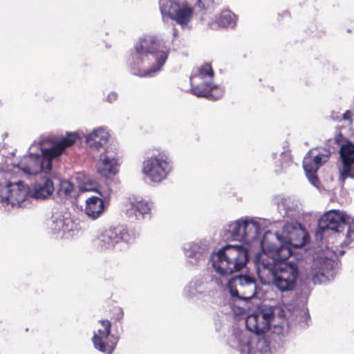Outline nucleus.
Wrapping results in <instances>:
<instances>
[{
    "mask_svg": "<svg viewBox=\"0 0 354 354\" xmlns=\"http://www.w3.org/2000/svg\"><path fill=\"white\" fill-rule=\"evenodd\" d=\"M213 250L214 243L211 239H197L183 246L189 266L201 268L208 261L214 271L221 276H228L240 271L249 260L248 249L242 245L227 244L216 252Z\"/></svg>",
    "mask_w": 354,
    "mask_h": 354,
    "instance_id": "1",
    "label": "nucleus"
},
{
    "mask_svg": "<svg viewBox=\"0 0 354 354\" xmlns=\"http://www.w3.org/2000/svg\"><path fill=\"white\" fill-rule=\"evenodd\" d=\"M263 244V250L257 253L254 264L261 282L273 285L281 292L292 290L299 274V265L295 261H285L290 256L289 250L283 247Z\"/></svg>",
    "mask_w": 354,
    "mask_h": 354,
    "instance_id": "2",
    "label": "nucleus"
},
{
    "mask_svg": "<svg viewBox=\"0 0 354 354\" xmlns=\"http://www.w3.org/2000/svg\"><path fill=\"white\" fill-rule=\"evenodd\" d=\"M79 138L77 132H67L66 136L57 138L41 137L30 146L28 154L12 165L24 177L47 175L53 171V160L59 159Z\"/></svg>",
    "mask_w": 354,
    "mask_h": 354,
    "instance_id": "3",
    "label": "nucleus"
},
{
    "mask_svg": "<svg viewBox=\"0 0 354 354\" xmlns=\"http://www.w3.org/2000/svg\"><path fill=\"white\" fill-rule=\"evenodd\" d=\"M169 51L170 45L156 36L140 38L129 60L132 74L142 77L154 76L165 65Z\"/></svg>",
    "mask_w": 354,
    "mask_h": 354,
    "instance_id": "4",
    "label": "nucleus"
},
{
    "mask_svg": "<svg viewBox=\"0 0 354 354\" xmlns=\"http://www.w3.org/2000/svg\"><path fill=\"white\" fill-rule=\"evenodd\" d=\"M337 151L339 153L342 165L354 163V144L349 140L340 145L337 139H330L325 147L312 150L306 155L303 167L311 185L319 187L317 172L328 160L330 156Z\"/></svg>",
    "mask_w": 354,
    "mask_h": 354,
    "instance_id": "5",
    "label": "nucleus"
},
{
    "mask_svg": "<svg viewBox=\"0 0 354 354\" xmlns=\"http://www.w3.org/2000/svg\"><path fill=\"white\" fill-rule=\"evenodd\" d=\"M328 230L338 234L345 231L340 247L348 249L354 248V218L346 212L331 209L322 215L318 221L317 237L319 234L322 236V234Z\"/></svg>",
    "mask_w": 354,
    "mask_h": 354,
    "instance_id": "6",
    "label": "nucleus"
},
{
    "mask_svg": "<svg viewBox=\"0 0 354 354\" xmlns=\"http://www.w3.org/2000/svg\"><path fill=\"white\" fill-rule=\"evenodd\" d=\"M308 239L305 229L297 220L287 221L283 227L282 234L273 233L270 230L266 231L259 243L263 250V244L266 242L268 245L276 247L287 248L291 253L290 246L295 248L304 246Z\"/></svg>",
    "mask_w": 354,
    "mask_h": 354,
    "instance_id": "7",
    "label": "nucleus"
},
{
    "mask_svg": "<svg viewBox=\"0 0 354 354\" xmlns=\"http://www.w3.org/2000/svg\"><path fill=\"white\" fill-rule=\"evenodd\" d=\"M214 75L209 64H205L193 71L190 78L192 93L199 97L212 100L221 98L224 93L223 88L212 82Z\"/></svg>",
    "mask_w": 354,
    "mask_h": 354,
    "instance_id": "8",
    "label": "nucleus"
},
{
    "mask_svg": "<svg viewBox=\"0 0 354 354\" xmlns=\"http://www.w3.org/2000/svg\"><path fill=\"white\" fill-rule=\"evenodd\" d=\"M174 169V162L168 152L153 150L142 162V172L151 182L160 183Z\"/></svg>",
    "mask_w": 354,
    "mask_h": 354,
    "instance_id": "9",
    "label": "nucleus"
},
{
    "mask_svg": "<svg viewBox=\"0 0 354 354\" xmlns=\"http://www.w3.org/2000/svg\"><path fill=\"white\" fill-rule=\"evenodd\" d=\"M261 233V224L254 218L245 216L227 223L221 235L224 239L250 243Z\"/></svg>",
    "mask_w": 354,
    "mask_h": 354,
    "instance_id": "10",
    "label": "nucleus"
},
{
    "mask_svg": "<svg viewBox=\"0 0 354 354\" xmlns=\"http://www.w3.org/2000/svg\"><path fill=\"white\" fill-rule=\"evenodd\" d=\"M30 200V187L21 180L0 185V203L6 211L26 207Z\"/></svg>",
    "mask_w": 354,
    "mask_h": 354,
    "instance_id": "11",
    "label": "nucleus"
},
{
    "mask_svg": "<svg viewBox=\"0 0 354 354\" xmlns=\"http://www.w3.org/2000/svg\"><path fill=\"white\" fill-rule=\"evenodd\" d=\"M339 261L336 255L322 252L314 258L311 270L308 274L313 283L322 284L333 280L339 270Z\"/></svg>",
    "mask_w": 354,
    "mask_h": 354,
    "instance_id": "12",
    "label": "nucleus"
},
{
    "mask_svg": "<svg viewBox=\"0 0 354 354\" xmlns=\"http://www.w3.org/2000/svg\"><path fill=\"white\" fill-rule=\"evenodd\" d=\"M228 344L232 348L239 350L241 354H272L271 345L266 337L250 340L245 333L239 329H234Z\"/></svg>",
    "mask_w": 354,
    "mask_h": 354,
    "instance_id": "13",
    "label": "nucleus"
},
{
    "mask_svg": "<svg viewBox=\"0 0 354 354\" xmlns=\"http://www.w3.org/2000/svg\"><path fill=\"white\" fill-rule=\"evenodd\" d=\"M135 239V235L130 233L124 226L111 227L102 232L98 236V246L104 249L115 248L122 250Z\"/></svg>",
    "mask_w": 354,
    "mask_h": 354,
    "instance_id": "14",
    "label": "nucleus"
},
{
    "mask_svg": "<svg viewBox=\"0 0 354 354\" xmlns=\"http://www.w3.org/2000/svg\"><path fill=\"white\" fill-rule=\"evenodd\" d=\"M257 281L249 274H238L230 281L229 292L235 301L247 302L257 293Z\"/></svg>",
    "mask_w": 354,
    "mask_h": 354,
    "instance_id": "15",
    "label": "nucleus"
},
{
    "mask_svg": "<svg viewBox=\"0 0 354 354\" xmlns=\"http://www.w3.org/2000/svg\"><path fill=\"white\" fill-rule=\"evenodd\" d=\"M159 7L164 19L176 22H189L194 16V8L187 0H159Z\"/></svg>",
    "mask_w": 354,
    "mask_h": 354,
    "instance_id": "16",
    "label": "nucleus"
},
{
    "mask_svg": "<svg viewBox=\"0 0 354 354\" xmlns=\"http://www.w3.org/2000/svg\"><path fill=\"white\" fill-rule=\"evenodd\" d=\"M274 308L266 305L258 307L245 319L247 329L257 335L267 332L274 318Z\"/></svg>",
    "mask_w": 354,
    "mask_h": 354,
    "instance_id": "17",
    "label": "nucleus"
},
{
    "mask_svg": "<svg viewBox=\"0 0 354 354\" xmlns=\"http://www.w3.org/2000/svg\"><path fill=\"white\" fill-rule=\"evenodd\" d=\"M100 327L93 333L92 343L97 351L111 354L118 342V337L111 333V323L107 319L99 321Z\"/></svg>",
    "mask_w": 354,
    "mask_h": 354,
    "instance_id": "18",
    "label": "nucleus"
},
{
    "mask_svg": "<svg viewBox=\"0 0 354 354\" xmlns=\"http://www.w3.org/2000/svg\"><path fill=\"white\" fill-rule=\"evenodd\" d=\"M152 203L144 199L129 198L124 203L123 212L131 221L142 222L151 217Z\"/></svg>",
    "mask_w": 354,
    "mask_h": 354,
    "instance_id": "19",
    "label": "nucleus"
},
{
    "mask_svg": "<svg viewBox=\"0 0 354 354\" xmlns=\"http://www.w3.org/2000/svg\"><path fill=\"white\" fill-rule=\"evenodd\" d=\"M48 225L54 234L61 236H71L76 229L75 223L67 213L53 212Z\"/></svg>",
    "mask_w": 354,
    "mask_h": 354,
    "instance_id": "20",
    "label": "nucleus"
},
{
    "mask_svg": "<svg viewBox=\"0 0 354 354\" xmlns=\"http://www.w3.org/2000/svg\"><path fill=\"white\" fill-rule=\"evenodd\" d=\"M52 177H54L53 171L47 175L41 176V179L35 182L32 189L30 188V199L45 200L53 194L55 187Z\"/></svg>",
    "mask_w": 354,
    "mask_h": 354,
    "instance_id": "21",
    "label": "nucleus"
},
{
    "mask_svg": "<svg viewBox=\"0 0 354 354\" xmlns=\"http://www.w3.org/2000/svg\"><path fill=\"white\" fill-rule=\"evenodd\" d=\"M81 138V133L77 131ZM82 134L84 138L85 143L91 149L99 150L100 149L104 148V147L108 143L109 140V133L106 127H98L95 128L90 133ZM78 139L76 140V142Z\"/></svg>",
    "mask_w": 354,
    "mask_h": 354,
    "instance_id": "22",
    "label": "nucleus"
},
{
    "mask_svg": "<svg viewBox=\"0 0 354 354\" xmlns=\"http://www.w3.org/2000/svg\"><path fill=\"white\" fill-rule=\"evenodd\" d=\"M274 203L277 206V211L283 218H290L297 220L301 213L296 201L290 197L278 196L274 198Z\"/></svg>",
    "mask_w": 354,
    "mask_h": 354,
    "instance_id": "23",
    "label": "nucleus"
},
{
    "mask_svg": "<svg viewBox=\"0 0 354 354\" xmlns=\"http://www.w3.org/2000/svg\"><path fill=\"white\" fill-rule=\"evenodd\" d=\"M270 345L274 349L284 346L288 340V326L285 322L274 324L271 333L266 338Z\"/></svg>",
    "mask_w": 354,
    "mask_h": 354,
    "instance_id": "24",
    "label": "nucleus"
},
{
    "mask_svg": "<svg viewBox=\"0 0 354 354\" xmlns=\"http://www.w3.org/2000/svg\"><path fill=\"white\" fill-rule=\"evenodd\" d=\"M118 160L114 157L102 155L97 165V171L103 176L115 175L118 171Z\"/></svg>",
    "mask_w": 354,
    "mask_h": 354,
    "instance_id": "25",
    "label": "nucleus"
},
{
    "mask_svg": "<svg viewBox=\"0 0 354 354\" xmlns=\"http://www.w3.org/2000/svg\"><path fill=\"white\" fill-rule=\"evenodd\" d=\"M104 210V203L98 196H91L86 200L85 214L91 219L98 218Z\"/></svg>",
    "mask_w": 354,
    "mask_h": 354,
    "instance_id": "26",
    "label": "nucleus"
},
{
    "mask_svg": "<svg viewBox=\"0 0 354 354\" xmlns=\"http://www.w3.org/2000/svg\"><path fill=\"white\" fill-rule=\"evenodd\" d=\"M75 194V187L71 181L68 180H60L56 191L57 200L59 203L64 202Z\"/></svg>",
    "mask_w": 354,
    "mask_h": 354,
    "instance_id": "27",
    "label": "nucleus"
},
{
    "mask_svg": "<svg viewBox=\"0 0 354 354\" xmlns=\"http://www.w3.org/2000/svg\"><path fill=\"white\" fill-rule=\"evenodd\" d=\"M192 280L198 288V292L201 295H205L211 290L212 281L210 276H198Z\"/></svg>",
    "mask_w": 354,
    "mask_h": 354,
    "instance_id": "28",
    "label": "nucleus"
},
{
    "mask_svg": "<svg viewBox=\"0 0 354 354\" xmlns=\"http://www.w3.org/2000/svg\"><path fill=\"white\" fill-rule=\"evenodd\" d=\"M339 180L344 184L347 178L354 179V163L346 164L342 165L339 168Z\"/></svg>",
    "mask_w": 354,
    "mask_h": 354,
    "instance_id": "29",
    "label": "nucleus"
},
{
    "mask_svg": "<svg viewBox=\"0 0 354 354\" xmlns=\"http://www.w3.org/2000/svg\"><path fill=\"white\" fill-rule=\"evenodd\" d=\"M192 280L183 289V295L188 299H194L201 295L198 292V288Z\"/></svg>",
    "mask_w": 354,
    "mask_h": 354,
    "instance_id": "30",
    "label": "nucleus"
},
{
    "mask_svg": "<svg viewBox=\"0 0 354 354\" xmlns=\"http://www.w3.org/2000/svg\"><path fill=\"white\" fill-rule=\"evenodd\" d=\"M218 22H236L238 17L228 9L223 10L218 16Z\"/></svg>",
    "mask_w": 354,
    "mask_h": 354,
    "instance_id": "31",
    "label": "nucleus"
},
{
    "mask_svg": "<svg viewBox=\"0 0 354 354\" xmlns=\"http://www.w3.org/2000/svg\"><path fill=\"white\" fill-rule=\"evenodd\" d=\"M97 185L95 182L92 181L89 178H86L85 182L79 186V189L81 192L95 191Z\"/></svg>",
    "mask_w": 354,
    "mask_h": 354,
    "instance_id": "32",
    "label": "nucleus"
},
{
    "mask_svg": "<svg viewBox=\"0 0 354 354\" xmlns=\"http://www.w3.org/2000/svg\"><path fill=\"white\" fill-rule=\"evenodd\" d=\"M281 167L282 169L286 168L292 162L291 154L289 151H283L281 153Z\"/></svg>",
    "mask_w": 354,
    "mask_h": 354,
    "instance_id": "33",
    "label": "nucleus"
},
{
    "mask_svg": "<svg viewBox=\"0 0 354 354\" xmlns=\"http://www.w3.org/2000/svg\"><path fill=\"white\" fill-rule=\"evenodd\" d=\"M214 0H196V5L201 10H209L213 8Z\"/></svg>",
    "mask_w": 354,
    "mask_h": 354,
    "instance_id": "34",
    "label": "nucleus"
},
{
    "mask_svg": "<svg viewBox=\"0 0 354 354\" xmlns=\"http://www.w3.org/2000/svg\"><path fill=\"white\" fill-rule=\"evenodd\" d=\"M236 24H209V27L212 30H218L222 29H234Z\"/></svg>",
    "mask_w": 354,
    "mask_h": 354,
    "instance_id": "35",
    "label": "nucleus"
},
{
    "mask_svg": "<svg viewBox=\"0 0 354 354\" xmlns=\"http://www.w3.org/2000/svg\"><path fill=\"white\" fill-rule=\"evenodd\" d=\"M118 95L115 91H111L108 93L104 100L109 103H113L118 100Z\"/></svg>",
    "mask_w": 354,
    "mask_h": 354,
    "instance_id": "36",
    "label": "nucleus"
},
{
    "mask_svg": "<svg viewBox=\"0 0 354 354\" xmlns=\"http://www.w3.org/2000/svg\"><path fill=\"white\" fill-rule=\"evenodd\" d=\"M342 119L344 120H346L348 122V124L351 125L352 124V112L350 110H347L343 115Z\"/></svg>",
    "mask_w": 354,
    "mask_h": 354,
    "instance_id": "37",
    "label": "nucleus"
},
{
    "mask_svg": "<svg viewBox=\"0 0 354 354\" xmlns=\"http://www.w3.org/2000/svg\"><path fill=\"white\" fill-rule=\"evenodd\" d=\"M300 313H301V316L303 318L304 324L302 326H304L307 324V322L310 318V315H309V313H308V311L307 309L302 310Z\"/></svg>",
    "mask_w": 354,
    "mask_h": 354,
    "instance_id": "38",
    "label": "nucleus"
},
{
    "mask_svg": "<svg viewBox=\"0 0 354 354\" xmlns=\"http://www.w3.org/2000/svg\"><path fill=\"white\" fill-rule=\"evenodd\" d=\"M182 30H189L192 28L190 24H176Z\"/></svg>",
    "mask_w": 354,
    "mask_h": 354,
    "instance_id": "39",
    "label": "nucleus"
},
{
    "mask_svg": "<svg viewBox=\"0 0 354 354\" xmlns=\"http://www.w3.org/2000/svg\"><path fill=\"white\" fill-rule=\"evenodd\" d=\"M179 29L177 27L173 28V35L176 37L178 35Z\"/></svg>",
    "mask_w": 354,
    "mask_h": 354,
    "instance_id": "40",
    "label": "nucleus"
},
{
    "mask_svg": "<svg viewBox=\"0 0 354 354\" xmlns=\"http://www.w3.org/2000/svg\"><path fill=\"white\" fill-rule=\"evenodd\" d=\"M337 253H338L339 255H342L345 253V251L342 249H340V250H337L336 251Z\"/></svg>",
    "mask_w": 354,
    "mask_h": 354,
    "instance_id": "41",
    "label": "nucleus"
},
{
    "mask_svg": "<svg viewBox=\"0 0 354 354\" xmlns=\"http://www.w3.org/2000/svg\"><path fill=\"white\" fill-rule=\"evenodd\" d=\"M346 32L348 33L351 32H352L351 28H346Z\"/></svg>",
    "mask_w": 354,
    "mask_h": 354,
    "instance_id": "42",
    "label": "nucleus"
},
{
    "mask_svg": "<svg viewBox=\"0 0 354 354\" xmlns=\"http://www.w3.org/2000/svg\"><path fill=\"white\" fill-rule=\"evenodd\" d=\"M83 176L82 175H80L77 176V179H80Z\"/></svg>",
    "mask_w": 354,
    "mask_h": 354,
    "instance_id": "43",
    "label": "nucleus"
}]
</instances>
